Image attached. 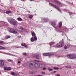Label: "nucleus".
<instances>
[{
	"label": "nucleus",
	"mask_w": 76,
	"mask_h": 76,
	"mask_svg": "<svg viewBox=\"0 0 76 76\" xmlns=\"http://www.w3.org/2000/svg\"><path fill=\"white\" fill-rule=\"evenodd\" d=\"M31 42H34L35 41H37V36H35L34 38L32 37L31 39Z\"/></svg>",
	"instance_id": "nucleus-7"
},
{
	"label": "nucleus",
	"mask_w": 76,
	"mask_h": 76,
	"mask_svg": "<svg viewBox=\"0 0 76 76\" xmlns=\"http://www.w3.org/2000/svg\"><path fill=\"white\" fill-rule=\"evenodd\" d=\"M20 63V61H18V63L19 64Z\"/></svg>",
	"instance_id": "nucleus-47"
},
{
	"label": "nucleus",
	"mask_w": 76,
	"mask_h": 76,
	"mask_svg": "<svg viewBox=\"0 0 76 76\" xmlns=\"http://www.w3.org/2000/svg\"><path fill=\"white\" fill-rule=\"evenodd\" d=\"M18 29L20 30V31H23L25 30V28H23L22 27H19L18 28Z\"/></svg>",
	"instance_id": "nucleus-12"
},
{
	"label": "nucleus",
	"mask_w": 76,
	"mask_h": 76,
	"mask_svg": "<svg viewBox=\"0 0 76 76\" xmlns=\"http://www.w3.org/2000/svg\"><path fill=\"white\" fill-rule=\"evenodd\" d=\"M28 13H30V11H28Z\"/></svg>",
	"instance_id": "nucleus-53"
},
{
	"label": "nucleus",
	"mask_w": 76,
	"mask_h": 76,
	"mask_svg": "<svg viewBox=\"0 0 76 76\" xmlns=\"http://www.w3.org/2000/svg\"><path fill=\"white\" fill-rule=\"evenodd\" d=\"M26 66L29 67H31V68H34L35 67V66L34 65V64L32 63H30L28 62L26 64Z\"/></svg>",
	"instance_id": "nucleus-4"
},
{
	"label": "nucleus",
	"mask_w": 76,
	"mask_h": 76,
	"mask_svg": "<svg viewBox=\"0 0 76 76\" xmlns=\"http://www.w3.org/2000/svg\"><path fill=\"white\" fill-rule=\"evenodd\" d=\"M67 57L70 59H73L76 58V54L75 53L67 55Z\"/></svg>",
	"instance_id": "nucleus-1"
},
{
	"label": "nucleus",
	"mask_w": 76,
	"mask_h": 76,
	"mask_svg": "<svg viewBox=\"0 0 76 76\" xmlns=\"http://www.w3.org/2000/svg\"><path fill=\"white\" fill-rule=\"evenodd\" d=\"M32 17H33V15H30L29 16V18H30V19H31Z\"/></svg>",
	"instance_id": "nucleus-30"
},
{
	"label": "nucleus",
	"mask_w": 76,
	"mask_h": 76,
	"mask_svg": "<svg viewBox=\"0 0 76 76\" xmlns=\"http://www.w3.org/2000/svg\"><path fill=\"white\" fill-rule=\"evenodd\" d=\"M48 69L49 70V71H53V69H51L50 67H48Z\"/></svg>",
	"instance_id": "nucleus-25"
},
{
	"label": "nucleus",
	"mask_w": 76,
	"mask_h": 76,
	"mask_svg": "<svg viewBox=\"0 0 76 76\" xmlns=\"http://www.w3.org/2000/svg\"><path fill=\"white\" fill-rule=\"evenodd\" d=\"M49 56H54V54L53 53H49Z\"/></svg>",
	"instance_id": "nucleus-34"
},
{
	"label": "nucleus",
	"mask_w": 76,
	"mask_h": 76,
	"mask_svg": "<svg viewBox=\"0 0 76 76\" xmlns=\"http://www.w3.org/2000/svg\"><path fill=\"white\" fill-rule=\"evenodd\" d=\"M55 44V42H51L49 43L50 45H54Z\"/></svg>",
	"instance_id": "nucleus-16"
},
{
	"label": "nucleus",
	"mask_w": 76,
	"mask_h": 76,
	"mask_svg": "<svg viewBox=\"0 0 76 76\" xmlns=\"http://www.w3.org/2000/svg\"><path fill=\"white\" fill-rule=\"evenodd\" d=\"M7 60L8 61L10 62L11 61V60L10 59H7Z\"/></svg>",
	"instance_id": "nucleus-36"
},
{
	"label": "nucleus",
	"mask_w": 76,
	"mask_h": 76,
	"mask_svg": "<svg viewBox=\"0 0 76 76\" xmlns=\"http://www.w3.org/2000/svg\"><path fill=\"white\" fill-rule=\"evenodd\" d=\"M0 44H4V42L3 41H0Z\"/></svg>",
	"instance_id": "nucleus-32"
},
{
	"label": "nucleus",
	"mask_w": 76,
	"mask_h": 76,
	"mask_svg": "<svg viewBox=\"0 0 76 76\" xmlns=\"http://www.w3.org/2000/svg\"><path fill=\"white\" fill-rule=\"evenodd\" d=\"M36 76H43L41 75H36Z\"/></svg>",
	"instance_id": "nucleus-43"
},
{
	"label": "nucleus",
	"mask_w": 76,
	"mask_h": 76,
	"mask_svg": "<svg viewBox=\"0 0 76 76\" xmlns=\"http://www.w3.org/2000/svg\"><path fill=\"white\" fill-rule=\"evenodd\" d=\"M18 29L20 30V31H23L25 30V28H23L22 27H19L18 28Z\"/></svg>",
	"instance_id": "nucleus-11"
},
{
	"label": "nucleus",
	"mask_w": 76,
	"mask_h": 76,
	"mask_svg": "<svg viewBox=\"0 0 76 76\" xmlns=\"http://www.w3.org/2000/svg\"><path fill=\"white\" fill-rule=\"evenodd\" d=\"M47 69V68L45 67H44L43 68V70H46Z\"/></svg>",
	"instance_id": "nucleus-33"
},
{
	"label": "nucleus",
	"mask_w": 76,
	"mask_h": 76,
	"mask_svg": "<svg viewBox=\"0 0 76 76\" xmlns=\"http://www.w3.org/2000/svg\"><path fill=\"white\" fill-rule=\"evenodd\" d=\"M15 47H16V48H20V47L18 46H15Z\"/></svg>",
	"instance_id": "nucleus-42"
},
{
	"label": "nucleus",
	"mask_w": 76,
	"mask_h": 76,
	"mask_svg": "<svg viewBox=\"0 0 76 76\" xmlns=\"http://www.w3.org/2000/svg\"><path fill=\"white\" fill-rule=\"evenodd\" d=\"M42 74L43 75H45V72H42Z\"/></svg>",
	"instance_id": "nucleus-38"
},
{
	"label": "nucleus",
	"mask_w": 76,
	"mask_h": 76,
	"mask_svg": "<svg viewBox=\"0 0 76 76\" xmlns=\"http://www.w3.org/2000/svg\"><path fill=\"white\" fill-rule=\"evenodd\" d=\"M9 32L13 33V34H16L17 31L15 30L14 28H9L8 29Z\"/></svg>",
	"instance_id": "nucleus-5"
},
{
	"label": "nucleus",
	"mask_w": 76,
	"mask_h": 76,
	"mask_svg": "<svg viewBox=\"0 0 76 76\" xmlns=\"http://www.w3.org/2000/svg\"><path fill=\"white\" fill-rule=\"evenodd\" d=\"M34 61H37V60H34Z\"/></svg>",
	"instance_id": "nucleus-51"
},
{
	"label": "nucleus",
	"mask_w": 76,
	"mask_h": 76,
	"mask_svg": "<svg viewBox=\"0 0 76 76\" xmlns=\"http://www.w3.org/2000/svg\"><path fill=\"white\" fill-rule=\"evenodd\" d=\"M31 35H32V36H33L34 37H35L36 36V34H35V33H34V32H33V33H32V34H31Z\"/></svg>",
	"instance_id": "nucleus-21"
},
{
	"label": "nucleus",
	"mask_w": 76,
	"mask_h": 76,
	"mask_svg": "<svg viewBox=\"0 0 76 76\" xmlns=\"http://www.w3.org/2000/svg\"><path fill=\"white\" fill-rule=\"evenodd\" d=\"M34 72H30L29 74H31V75H32V74H33Z\"/></svg>",
	"instance_id": "nucleus-40"
},
{
	"label": "nucleus",
	"mask_w": 76,
	"mask_h": 76,
	"mask_svg": "<svg viewBox=\"0 0 76 76\" xmlns=\"http://www.w3.org/2000/svg\"><path fill=\"white\" fill-rule=\"evenodd\" d=\"M37 65L38 66L37 67H39V68H41V67H42V65L39 64H37Z\"/></svg>",
	"instance_id": "nucleus-15"
},
{
	"label": "nucleus",
	"mask_w": 76,
	"mask_h": 76,
	"mask_svg": "<svg viewBox=\"0 0 76 76\" xmlns=\"http://www.w3.org/2000/svg\"><path fill=\"white\" fill-rule=\"evenodd\" d=\"M0 53H1V52L0 51Z\"/></svg>",
	"instance_id": "nucleus-58"
},
{
	"label": "nucleus",
	"mask_w": 76,
	"mask_h": 76,
	"mask_svg": "<svg viewBox=\"0 0 76 76\" xmlns=\"http://www.w3.org/2000/svg\"><path fill=\"white\" fill-rule=\"evenodd\" d=\"M61 32H63V33H64V31H61Z\"/></svg>",
	"instance_id": "nucleus-48"
},
{
	"label": "nucleus",
	"mask_w": 76,
	"mask_h": 76,
	"mask_svg": "<svg viewBox=\"0 0 76 76\" xmlns=\"http://www.w3.org/2000/svg\"><path fill=\"white\" fill-rule=\"evenodd\" d=\"M64 10H66V11H67V10L66 9Z\"/></svg>",
	"instance_id": "nucleus-52"
},
{
	"label": "nucleus",
	"mask_w": 76,
	"mask_h": 76,
	"mask_svg": "<svg viewBox=\"0 0 76 76\" xmlns=\"http://www.w3.org/2000/svg\"><path fill=\"white\" fill-rule=\"evenodd\" d=\"M54 69L55 70H58V69H59V68L54 67Z\"/></svg>",
	"instance_id": "nucleus-29"
},
{
	"label": "nucleus",
	"mask_w": 76,
	"mask_h": 76,
	"mask_svg": "<svg viewBox=\"0 0 76 76\" xmlns=\"http://www.w3.org/2000/svg\"><path fill=\"white\" fill-rule=\"evenodd\" d=\"M30 1H34V0H29Z\"/></svg>",
	"instance_id": "nucleus-49"
},
{
	"label": "nucleus",
	"mask_w": 76,
	"mask_h": 76,
	"mask_svg": "<svg viewBox=\"0 0 76 76\" xmlns=\"http://www.w3.org/2000/svg\"><path fill=\"white\" fill-rule=\"evenodd\" d=\"M4 70H7V68H4Z\"/></svg>",
	"instance_id": "nucleus-41"
},
{
	"label": "nucleus",
	"mask_w": 76,
	"mask_h": 76,
	"mask_svg": "<svg viewBox=\"0 0 76 76\" xmlns=\"http://www.w3.org/2000/svg\"><path fill=\"white\" fill-rule=\"evenodd\" d=\"M11 74L12 75H15V73L13 72H11Z\"/></svg>",
	"instance_id": "nucleus-27"
},
{
	"label": "nucleus",
	"mask_w": 76,
	"mask_h": 76,
	"mask_svg": "<svg viewBox=\"0 0 76 76\" xmlns=\"http://www.w3.org/2000/svg\"><path fill=\"white\" fill-rule=\"evenodd\" d=\"M5 49V47H3L1 46H0V50H4Z\"/></svg>",
	"instance_id": "nucleus-20"
},
{
	"label": "nucleus",
	"mask_w": 76,
	"mask_h": 76,
	"mask_svg": "<svg viewBox=\"0 0 76 76\" xmlns=\"http://www.w3.org/2000/svg\"><path fill=\"white\" fill-rule=\"evenodd\" d=\"M61 57V56H58V58H59V57Z\"/></svg>",
	"instance_id": "nucleus-54"
},
{
	"label": "nucleus",
	"mask_w": 76,
	"mask_h": 76,
	"mask_svg": "<svg viewBox=\"0 0 76 76\" xmlns=\"http://www.w3.org/2000/svg\"><path fill=\"white\" fill-rule=\"evenodd\" d=\"M70 29H71V30H72V28H70Z\"/></svg>",
	"instance_id": "nucleus-55"
},
{
	"label": "nucleus",
	"mask_w": 76,
	"mask_h": 76,
	"mask_svg": "<svg viewBox=\"0 0 76 76\" xmlns=\"http://www.w3.org/2000/svg\"><path fill=\"white\" fill-rule=\"evenodd\" d=\"M67 47L66 46H65L64 47V49H67Z\"/></svg>",
	"instance_id": "nucleus-37"
},
{
	"label": "nucleus",
	"mask_w": 76,
	"mask_h": 76,
	"mask_svg": "<svg viewBox=\"0 0 76 76\" xmlns=\"http://www.w3.org/2000/svg\"><path fill=\"white\" fill-rule=\"evenodd\" d=\"M37 62H41V61H39V60H37Z\"/></svg>",
	"instance_id": "nucleus-44"
},
{
	"label": "nucleus",
	"mask_w": 76,
	"mask_h": 76,
	"mask_svg": "<svg viewBox=\"0 0 76 76\" xmlns=\"http://www.w3.org/2000/svg\"><path fill=\"white\" fill-rule=\"evenodd\" d=\"M61 45L57 44L56 45V46L58 48H61L62 47H63L64 45V40H63V39H62V40L60 41Z\"/></svg>",
	"instance_id": "nucleus-3"
},
{
	"label": "nucleus",
	"mask_w": 76,
	"mask_h": 76,
	"mask_svg": "<svg viewBox=\"0 0 76 76\" xmlns=\"http://www.w3.org/2000/svg\"><path fill=\"white\" fill-rule=\"evenodd\" d=\"M7 70H10L11 69V68L10 67H7Z\"/></svg>",
	"instance_id": "nucleus-31"
},
{
	"label": "nucleus",
	"mask_w": 76,
	"mask_h": 76,
	"mask_svg": "<svg viewBox=\"0 0 76 76\" xmlns=\"http://www.w3.org/2000/svg\"><path fill=\"white\" fill-rule=\"evenodd\" d=\"M72 19H73V18H72Z\"/></svg>",
	"instance_id": "nucleus-57"
},
{
	"label": "nucleus",
	"mask_w": 76,
	"mask_h": 76,
	"mask_svg": "<svg viewBox=\"0 0 76 76\" xmlns=\"http://www.w3.org/2000/svg\"><path fill=\"white\" fill-rule=\"evenodd\" d=\"M64 35V33H62V34H61V35H62V36H63Z\"/></svg>",
	"instance_id": "nucleus-45"
},
{
	"label": "nucleus",
	"mask_w": 76,
	"mask_h": 76,
	"mask_svg": "<svg viewBox=\"0 0 76 76\" xmlns=\"http://www.w3.org/2000/svg\"><path fill=\"white\" fill-rule=\"evenodd\" d=\"M54 1L57 4H59V5H60V6H63V4H61V3L58 1L57 0H54Z\"/></svg>",
	"instance_id": "nucleus-9"
},
{
	"label": "nucleus",
	"mask_w": 76,
	"mask_h": 76,
	"mask_svg": "<svg viewBox=\"0 0 76 76\" xmlns=\"http://www.w3.org/2000/svg\"><path fill=\"white\" fill-rule=\"evenodd\" d=\"M49 4L50 6H53L55 8H56L58 11L61 12V10H60V9L57 6H56V5L52 4V3H49Z\"/></svg>",
	"instance_id": "nucleus-6"
},
{
	"label": "nucleus",
	"mask_w": 76,
	"mask_h": 76,
	"mask_svg": "<svg viewBox=\"0 0 76 76\" xmlns=\"http://www.w3.org/2000/svg\"><path fill=\"white\" fill-rule=\"evenodd\" d=\"M57 76H60V74H57Z\"/></svg>",
	"instance_id": "nucleus-46"
},
{
	"label": "nucleus",
	"mask_w": 76,
	"mask_h": 76,
	"mask_svg": "<svg viewBox=\"0 0 76 76\" xmlns=\"http://www.w3.org/2000/svg\"><path fill=\"white\" fill-rule=\"evenodd\" d=\"M70 18H71V16H70Z\"/></svg>",
	"instance_id": "nucleus-56"
},
{
	"label": "nucleus",
	"mask_w": 76,
	"mask_h": 76,
	"mask_svg": "<svg viewBox=\"0 0 76 76\" xmlns=\"http://www.w3.org/2000/svg\"><path fill=\"white\" fill-rule=\"evenodd\" d=\"M69 15H73L75 14V13L72 12H69Z\"/></svg>",
	"instance_id": "nucleus-26"
},
{
	"label": "nucleus",
	"mask_w": 76,
	"mask_h": 76,
	"mask_svg": "<svg viewBox=\"0 0 76 76\" xmlns=\"http://www.w3.org/2000/svg\"><path fill=\"white\" fill-rule=\"evenodd\" d=\"M66 68L67 69H70L71 68V66H66Z\"/></svg>",
	"instance_id": "nucleus-24"
},
{
	"label": "nucleus",
	"mask_w": 76,
	"mask_h": 76,
	"mask_svg": "<svg viewBox=\"0 0 76 76\" xmlns=\"http://www.w3.org/2000/svg\"><path fill=\"white\" fill-rule=\"evenodd\" d=\"M21 45L22 46H23L25 47H26V44H25L22 43Z\"/></svg>",
	"instance_id": "nucleus-22"
},
{
	"label": "nucleus",
	"mask_w": 76,
	"mask_h": 76,
	"mask_svg": "<svg viewBox=\"0 0 76 76\" xmlns=\"http://www.w3.org/2000/svg\"><path fill=\"white\" fill-rule=\"evenodd\" d=\"M51 25H52V26H53L54 28H56V22H51Z\"/></svg>",
	"instance_id": "nucleus-10"
},
{
	"label": "nucleus",
	"mask_w": 76,
	"mask_h": 76,
	"mask_svg": "<svg viewBox=\"0 0 76 76\" xmlns=\"http://www.w3.org/2000/svg\"><path fill=\"white\" fill-rule=\"evenodd\" d=\"M64 29H65V30H66V31H67V29H67V28L66 27H64Z\"/></svg>",
	"instance_id": "nucleus-35"
},
{
	"label": "nucleus",
	"mask_w": 76,
	"mask_h": 76,
	"mask_svg": "<svg viewBox=\"0 0 76 76\" xmlns=\"http://www.w3.org/2000/svg\"><path fill=\"white\" fill-rule=\"evenodd\" d=\"M37 59V60H39V59L38 58V57H39V55H35V56H34Z\"/></svg>",
	"instance_id": "nucleus-17"
},
{
	"label": "nucleus",
	"mask_w": 76,
	"mask_h": 76,
	"mask_svg": "<svg viewBox=\"0 0 76 76\" xmlns=\"http://www.w3.org/2000/svg\"><path fill=\"white\" fill-rule=\"evenodd\" d=\"M23 54L24 56H26V53H23Z\"/></svg>",
	"instance_id": "nucleus-39"
},
{
	"label": "nucleus",
	"mask_w": 76,
	"mask_h": 76,
	"mask_svg": "<svg viewBox=\"0 0 76 76\" xmlns=\"http://www.w3.org/2000/svg\"><path fill=\"white\" fill-rule=\"evenodd\" d=\"M10 37V36L9 35H6V36H5V38L6 39H8V38H9Z\"/></svg>",
	"instance_id": "nucleus-23"
},
{
	"label": "nucleus",
	"mask_w": 76,
	"mask_h": 76,
	"mask_svg": "<svg viewBox=\"0 0 76 76\" xmlns=\"http://www.w3.org/2000/svg\"><path fill=\"white\" fill-rule=\"evenodd\" d=\"M56 71H55L53 72V73H56Z\"/></svg>",
	"instance_id": "nucleus-50"
},
{
	"label": "nucleus",
	"mask_w": 76,
	"mask_h": 76,
	"mask_svg": "<svg viewBox=\"0 0 76 76\" xmlns=\"http://www.w3.org/2000/svg\"><path fill=\"white\" fill-rule=\"evenodd\" d=\"M61 26H62V23L61 22H60V23L59 24V28H61Z\"/></svg>",
	"instance_id": "nucleus-14"
},
{
	"label": "nucleus",
	"mask_w": 76,
	"mask_h": 76,
	"mask_svg": "<svg viewBox=\"0 0 76 76\" xmlns=\"http://www.w3.org/2000/svg\"><path fill=\"white\" fill-rule=\"evenodd\" d=\"M4 61L3 60H1L0 61V66H1V67H3L4 66Z\"/></svg>",
	"instance_id": "nucleus-8"
},
{
	"label": "nucleus",
	"mask_w": 76,
	"mask_h": 76,
	"mask_svg": "<svg viewBox=\"0 0 76 76\" xmlns=\"http://www.w3.org/2000/svg\"><path fill=\"white\" fill-rule=\"evenodd\" d=\"M43 55L44 56H49V53H44L43 54Z\"/></svg>",
	"instance_id": "nucleus-18"
},
{
	"label": "nucleus",
	"mask_w": 76,
	"mask_h": 76,
	"mask_svg": "<svg viewBox=\"0 0 76 76\" xmlns=\"http://www.w3.org/2000/svg\"><path fill=\"white\" fill-rule=\"evenodd\" d=\"M42 20H43V21L44 22H48V19L47 18H42Z\"/></svg>",
	"instance_id": "nucleus-13"
},
{
	"label": "nucleus",
	"mask_w": 76,
	"mask_h": 76,
	"mask_svg": "<svg viewBox=\"0 0 76 76\" xmlns=\"http://www.w3.org/2000/svg\"><path fill=\"white\" fill-rule=\"evenodd\" d=\"M17 20H19V21H22V19L20 18H18Z\"/></svg>",
	"instance_id": "nucleus-28"
},
{
	"label": "nucleus",
	"mask_w": 76,
	"mask_h": 76,
	"mask_svg": "<svg viewBox=\"0 0 76 76\" xmlns=\"http://www.w3.org/2000/svg\"><path fill=\"white\" fill-rule=\"evenodd\" d=\"M8 22L10 23V24H12L15 25V24H16V22L14 20V19H12V18H10V19L8 20Z\"/></svg>",
	"instance_id": "nucleus-2"
},
{
	"label": "nucleus",
	"mask_w": 76,
	"mask_h": 76,
	"mask_svg": "<svg viewBox=\"0 0 76 76\" xmlns=\"http://www.w3.org/2000/svg\"><path fill=\"white\" fill-rule=\"evenodd\" d=\"M6 13L7 14H8L12 13V12L10 11H7L6 12Z\"/></svg>",
	"instance_id": "nucleus-19"
}]
</instances>
